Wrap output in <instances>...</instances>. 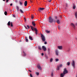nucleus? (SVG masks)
<instances>
[{
	"mask_svg": "<svg viewBox=\"0 0 77 77\" xmlns=\"http://www.w3.org/2000/svg\"><path fill=\"white\" fill-rule=\"evenodd\" d=\"M6 0H3V1H4V2H5V1Z\"/></svg>",
	"mask_w": 77,
	"mask_h": 77,
	"instance_id": "5fc2aeb1",
	"label": "nucleus"
},
{
	"mask_svg": "<svg viewBox=\"0 0 77 77\" xmlns=\"http://www.w3.org/2000/svg\"><path fill=\"white\" fill-rule=\"evenodd\" d=\"M71 26H72V27H73V28H74V29H75V25H74V24L72 23H71Z\"/></svg>",
	"mask_w": 77,
	"mask_h": 77,
	"instance_id": "ddd939ff",
	"label": "nucleus"
},
{
	"mask_svg": "<svg viewBox=\"0 0 77 77\" xmlns=\"http://www.w3.org/2000/svg\"><path fill=\"white\" fill-rule=\"evenodd\" d=\"M24 20H25V21H26V18H24Z\"/></svg>",
	"mask_w": 77,
	"mask_h": 77,
	"instance_id": "09e8293b",
	"label": "nucleus"
},
{
	"mask_svg": "<svg viewBox=\"0 0 77 77\" xmlns=\"http://www.w3.org/2000/svg\"><path fill=\"white\" fill-rule=\"evenodd\" d=\"M31 19H33L34 17L33 16H31Z\"/></svg>",
	"mask_w": 77,
	"mask_h": 77,
	"instance_id": "c9c22d12",
	"label": "nucleus"
},
{
	"mask_svg": "<svg viewBox=\"0 0 77 77\" xmlns=\"http://www.w3.org/2000/svg\"><path fill=\"white\" fill-rule=\"evenodd\" d=\"M48 8H47V7H46V10H47V11H48V9L49 8V7H48Z\"/></svg>",
	"mask_w": 77,
	"mask_h": 77,
	"instance_id": "2f4dec72",
	"label": "nucleus"
},
{
	"mask_svg": "<svg viewBox=\"0 0 77 77\" xmlns=\"http://www.w3.org/2000/svg\"><path fill=\"white\" fill-rule=\"evenodd\" d=\"M76 77H77V75H76Z\"/></svg>",
	"mask_w": 77,
	"mask_h": 77,
	"instance_id": "4d7b16f0",
	"label": "nucleus"
},
{
	"mask_svg": "<svg viewBox=\"0 0 77 77\" xmlns=\"http://www.w3.org/2000/svg\"><path fill=\"white\" fill-rule=\"evenodd\" d=\"M25 39L26 40V42H28V39H27V37H25Z\"/></svg>",
	"mask_w": 77,
	"mask_h": 77,
	"instance_id": "dca6fc26",
	"label": "nucleus"
},
{
	"mask_svg": "<svg viewBox=\"0 0 77 77\" xmlns=\"http://www.w3.org/2000/svg\"><path fill=\"white\" fill-rule=\"evenodd\" d=\"M41 54H42V56H44V53H42Z\"/></svg>",
	"mask_w": 77,
	"mask_h": 77,
	"instance_id": "37998d69",
	"label": "nucleus"
},
{
	"mask_svg": "<svg viewBox=\"0 0 77 77\" xmlns=\"http://www.w3.org/2000/svg\"><path fill=\"white\" fill-rule=\"evenodd\" d=\"M11 27H12V26H13V23H12V22L11 23Z\"/></svg>",
	"mask_w": 77,
	"mask_h": 77,
	"instance_id": "c85d7f7f",
	"label": "nucleus"
},
{
	"mask_svg": "<svg viewBox=\"0 0 77 77\" xmlns=\"http://www.w3.org/2000/svg\"><path fill=\"white\" fill-rule=\"evenodd\" d=\"M57 48L59 50H62L63 47L62 46H57Z\"/></svg>",
	"mask_w": 77,
	"mask_h": 77,
	"instance_id": "6e6552de",
	"label": "nucleus"
},
{
	"mask_svg": "<svg viewBox=\"0 0 77 77\" xmlns=\"http://www.w3.org/2000/svg\"><path fill=\"white\" fill-rule=\"evenodd\" d=\"M29 76L30 77H33V76H32V74H30Z\"/></svg>",
	"mask_w": 77,
	"mask_h": 77,
	"instance_id": "72a5a7b5",
	"label": "nucleus"
},
{
	"mask_svg": "<svg viewBox=\"0 0 77 77\" xmlns=\"http://www.w3.org/2000/svg\"><path fill=\"white\" fill-rule=\"evenodd\" d=\"M16 9H17V11L18 12V11H19V7L16 6Z\"/></svg>",
	"mask_w": 77,
	"mask_h": 77,
	"instance_id": "2eb2a0df",
	"label": "nucleus"
},
{
	"mask_svg": "<svg viewBox=\"0 0 77 77\" xmlns=\"http://www.w3.org/2000/svg\"><path fill=\"white\" fill-rule=\"evenodd\" d=\"M10 5L11 6H12V4H11Z\"/></svg>",
	"mask_w": 77,
	"mask_h": 77,
	"instance_id": "de8ad7c7",
	"label": "nucleus"
},
{
	"mask_svg": "<svg viewBox=\"0 0 77 77\" xmlns=\"http://www.w3.org/2000/svg\"><path fill=\"white\" fill-rule=\"evenodd\" d=\"M73 9H75V8H76V6L74 4L73 5Z\"/></svg>",
	"mask_w": 77,
	"mask_h": 77,
	"instance_id": "4be33fe9",
	"label": "nucleus"
},
{
	"mask_svg": "<svg viewBox=\"0 0 77 77\" xmlns=\"http://www.w3.org/2000/svg\"><path fill=\"white\" fill-rule=\"evenodd\" d=\"M23 54L24 56H26V53H25L24 51L23 52Z\"/></svg>",
	"mask_w": 77,
	"mask_h": 77,
	"instance_id": "b1692460",
	"label": "nucleus"
},
{
	"mask_svg": "<svg viewBox=\"0 0 77 77\" xmlns=\"http://www.w3.org/2000/svg\"><path fill=\"white\" fill-rule=\"evenodd\" d=\"M24 26L25 27V29H27V27H26L25 26Z\"/></svg>",
	"mask_w": 77,
	"mask_h": 77,
	"instance_id": "c03bdc74",
	"label": "nucleus"
},
{
	"mask_svg": "<svg viewBox=\"0 0 77 77\" xmlns=\"http://www.w3.org/2000/svg\"><path fill=\"white\" fill-rule=\"evenodd\" d=\"M5 15H7V11H6L4 13Z\"/></svg>",
	"mask_w": 77,
	"mask_h": 77,
	"instance_id": "bb28decb",
	"label": "nucleus"
},
{
	"mask_svg": "<svg viewBox=\"0 0 77 77\" xmlns=\"http://www.w3.org/2000/svg\"><path fill=\"white\" fill-rule=\"evenodd\" d=\"M42 48L43 50V51H45L46 50H47V49L44 46H42Z\"/></svg>",
	"mask_w": 77,
	"mask_h": 77,
	"instance_id": "423d86ee",
	"label": "nucleus"
},
{
	"mask_svg": "<svg viewBox=\"0 0 77 77\" xmlns=\"http://www.w3.org/2000/svg\"><path fill=\"white\" fill-rule=\"evenodd\" d=\"M48 52H49V51H50V48H48Z\"/></svg>",
	"mask_w": 77,
	"mask_h": 77,
	"instance_id": "ea45409f",
	"label": "nucleus"
},
{
	"mask_svg": "<svg viewBox=\"0 0 77 77\" xmlns=\"http://www.w3.org/2000/svg\"><path fill=\"white\" fill-rule=\"evenodd\" d=\"M41 37L42 38V39L43 42H45V37L43 35L41 34Z\"/></svg>",
	"mask_w": 77,
	"mask_h": 77,
	"instance_id": "20e7f679",
	"label": "nucleus"
},
{
	"mask_svg": "<svg viewBox=\"0 0 77 77\" xmlns=\"http://www.w3.org/2000/svg\"><path fill=\"white\" fill-rule=\"evenodd\" d=\"M55 19H57V17H55Z\"/></svg>",
	"mask_w": 77,
	"mask_h": 77,
	"instance_id": "603ef678",
	"label": "nucleus"
},
{
	"mask_svg": "<svg viewBox=\"0 0 77 77\" xmlns=\"http://www.w3.org/2000/svg\"><path fill=\"white\" fill-rule=\"evenodd\" d=\"M24 4L25 6H27V1H25L24 3Z\"/></svg>",
	"mask_w": 77,
	"mask_h": 77,
	"instance_id": "9b49d317",
	"label": "nucleus"
},
{
	"mask_svg": "<svg viewBox=\"0 0 77 77\" xmlns=\"http://www.w3.org/2000/svg\"><path fill=\"white\" fill-rule=\"evenodd\" d=\"M30 2H31V3H32V1L30 0Z\"/></svg>",
	"mask_w": 77,
	"mask_h": 77,
	"instance_id": "864d4df0",
	"label": "nucleus"
},
{
	"mask_svg": "<svg viewBox=\"0 0 77 77\" xmlns=\"http://www.w3.org/2000/svg\"><path fill=\"white\" fill-rule=\"evenodd\" d=\"M28 71H29V72H32V71L30 70H29Z\"/></svg>",
	"mask_w": 77,
	"mask_h": 77,
	"instance_id": "8fccbe9b",
	"label": "nucleus"
},
{
	"mask_svg": "<svg viewBox=\"0 0 77 77\" xmlns=\"http://www.w3.org/2000/svg\"><path fill=\"white\" fill-rule=\"evenodd\" d=\"M13 17H14V18H15V15H13Z\"/></svg>",
	"mask_w": 77,
	"mask_h": 77,
	"instance_id": "3c124183",
	"label": "nucleus"
},
{
	"mask_svg": "<svg viewBox=\"0 0 77 77\" xmlns=\"http://www.w3.org/2000/svg\"><path fill=\"white\" fill-rule=\"evenodd\" d=\"M19 11L20 13H21V14H24V12H23V10H22L21 9H20L19 10Z\"/></svg>",
	"mask_w": 77,
	"mask_h": 77,
	"instance_id": "f8f14e48",
	"label": "nucleus"
},
{
	"mask_svg": "<svg viewBox=\"0 0 77 77\" xmlns=\"http://www.w3.org/2000/svg\"><path fill=\"white\" fill-rule=\"evenodd\" d=\"M27 27L29 29L30 28V27H29V25H27Z\"/></svg>",
	"mask_w": 77,
	"mask_h": 77,
	"instance_id": "e433bc0d",
	"label": "nucleus"
},
{
	"mask_svg": "<svg viewBox=\"0 0 77 77\" xmlns=\"http://www.w3.org/2000/svg\"><path fill=\"white\" fill-rule=\"evenodd\" d=\"M32 24L33 26L34 27H35V25H36V24H35V22L32 21Z\"/></svg>",
	"mask_w": 77,
	"mask_h": 77,
	"instance_id": "9d476101",
	"label": "nucleus"
},
{
	"mask_svg": "<svg viewBox=\"0 0 77 77\" xmlns=\"http://www.w3.org/2000/svg\"><path fill=\"white\" fill-rule=\"evenodd\" d=\"M52 61H53V59L51 58L50 60V62H52Z\"/></svg>",
	"mask_w": 77,
	"mask_h": 77,
	"instance_id": "473e14b6",
	"label": "nucleus"
},
{
	"mask_svg": "<svg viewBox=\"0 0 77 77\" xmlns=\"http://www.w3.org/2000/svg\"><path fill=\"white\" fill-rule=\"evenodd\" d=\"M39 73H38V72L36 73V75H39Z\"/></svg>",
	"mask_w": 77,
	"mask_h": 77,
	"instance_id": "c756f323",
	"label": "nucleus"
},
{
	"mask_svg": "<svg viewBox=\"0 0 77 77\" xmlns=\"http://www.w3.org/2000/svg\"><path fill=\"white\" fill-rule=\"evenodd\" d=\"M60 67L59 66H58L57 67V70L58 71H59V69H60Z\"/></svg>",
	"mask_w": 77,
	"mask_h": 77,
	"instance_id": "a878e982",
	"label": "nucleus"
},
{
	"mask_svg": "<svg viewBox=\"0 0 77 77\" xmlns=\"http://www.w3.org/2000/svg\"><path fill=\"white\" fill-rule=\"evenodd\" d=\"M38 11H44V10L45 9V8H38Z\"/></svg>",
	"mask_w": 77,
	"mask_h": 77,
	"instance_id": "0eeeda50",
	"label": "nucleus"
},
{
	"mask_svg": "<svg viewBox=\"0 0 77 77\" xmlns=\"http://www.w3.org/2000/svg\"><path fill=\"white\" fill-rule=\"evenodd\" d=\"M72 66H73V68H74V67H75V62H74V60H72Z\"/></svg>",
	"mask_w": 77,
	"mask_h": 77,
	"instance_id": "39448f33",
	"label": "nucleus"
},
{
	"mask_svg": "<svg viewBox=\"0 0 77 77\" xmlns=\"http://www.w3.org/2000/svg\"><path fill=\"white\" fill-rule=\"evenodd\" d=\"M8 2H9V0H6V3H8Z\"/></svg>",
	"mask_w": 77,
	"mask_h": 77,
	"instance_id": "a18cd8bd",
	"label": "nucleus"
},
{
	"mask_svg": "<svg viewBox=\"0 0 77 77\" xmlns=\"http://www.w3.org/2000/svg\"><path fill=\"white\" fill-rule=\"evenodd\" d=\"M19 4L20 5V6H22L23 4V3L19 1Z\"/></svg>",
	"mask_w": 77,
	"mask_h": 77,
	"instance_id": "5701e85b",
	"label": "nucleus"
},
{
	"mask_svg": "<svg viewBox=\"0 0 77 77\" xmlns=\"http://www.w3.org/2000/svg\"><path fill=\"white\" fill-rule=\"evenodd\" d=\"M68 72V70H67V69L66 68L64 69V70L63 71V74H67Z\"/></svg>",
	"mask_w": 77,
	"mask_h": 77,
	"instance_id": "7ed1b4c3",
	"label": "nucleus"
},
{
	"mask_svg": "<svg viewBox=\"0 0 77 77\" xmlns=\"http://www.w3.org/2000/svg\"><path fill=\"white\" fill-rule=\"evenodd\" d=\"M55 60L56 62H57L58 61H59V59H55Z\"/></svg>",
	"mask_w": 77,
	"mask_h": 77,
	"instance_id": "7c9ffc66",
	"label": "nucleus"
},
{
	"mask_svg": "<svg viewBox=\"0 0 77 77\" xmlns=\"http://www.w3.org/2000/svg\"><path fill=\"white\" fill-rule=\"evenodd\" d=\"M30 27H31V29L32 30H33V31H35V33L36 35H37V34H38V32H38V30H37V29H36V28H33V26H30ZM34 29L35 30H34Z\"/></svg>",
	"mask_w": 77,
	"mask_h": 77,
	"instance_id": "f257e3e1",
	"label": "nucleus"
},
{
	"mask_svg": "<svg viewBox=\"0 0 77 77\" xmlns=\"http://www.w3.org/2000/svg\"><path fill=\"white\" fill-rule=\"evenodd\" d=\"M75 17L77 19V12H76L75 14Z\"/></svg>",
	"mask_w": 77,
	"mask_h": 77,
	"instance_id": "aec40b11",
	"label": "nucleus"
},
{
	"mask_svg": "<svg viewBox=\"0 0 77 77\" xmlns=\"http://www.w3.org/2000/svg\"><path fill=\"white\" fill-rule=\"evenodd\" d=\"M37 67L38 69H41V67L39 65H37Z\"/></svg>",
	"mask_w": 77,
	"mask_h": 77,
	"instance_id": "1a4fd4ad",
	"label": "nucleus"
},
{
	"mask_svg": "<svg viewBox=\"0 0 77 77\" xmlns=\"http://www.w3.org/2000/svg\"><path fill=\"white\" fill-rule=\"evenodd\" d=\"M38 49H39V50H41L42 49H41V47L38 46Z\"/></svg>",
	"mask_w": 77,
	"mask_h": 77,
	"instance_id": "393cba45",
	"label": "nucleus"
},
{
	"mask_svg": "<svg viewBox=\"0 0 77 77\" xmlns=\"http://www.w3.org/2000/svg\"><path fill=\"white\" fill-rule=\"evenodd\" d=\"M51 75L52 77H53V72L51 73Z\"/></svg>",
	"mask_w": 77,
	"mask_h": 77,
	"instance_id": "4c0bfd02",
	"label": "nucleus"
},
{
	"mask_svg": "<svg viewBox=\"0 0 77 77\" xmlns=\"http://www.w3.org/2000/svg\"><path fill=\"white\" fill-rule=\"evenodd\" d=\"M29 38L30 40H31V41H33V38H32V37L29 36Z\"/></svg>",
	"mask_w": 77,
	"mask_h": 77,
	"instance_id": "f3484780",
	"label": "nucleus"
},
{
	"mask_svg": "<svg viewBox=\"0 0 77 77\" xmlns=\"http://www.w3.org/2000/svg\"><path fill=\"white\" fill-rule=\"evenodd\" d=\"M58 29L59 30H60V26H58Z\"/></svg>",
	"mask_w": 77,
	"mask_h": 77,
	"instance_id": "a19ab883",
	"label": "nucleus"
},
{
	"mask_svg": "<svg viewBox=\"0 0 77 77\" xmlns=\"http://www.w3.org/2000/svg\"><path fill=\"white\" fill-rule=\"evenodd\" d=\"M10 24L11 23H10V21L8 22V26H10Z\"/></svg>",
	"mask_w": 77,
	"mask_h": 77,
	"instance_id": "cd10ccee",
	"label": "nucleus"
},
{
	"mask_svg": "<svg viewBox=\"0 0 77 77\" xmlns=\"http://www.w3.org/2000/svg\"><path fill=\"white\" fill-rule=\"evenodd\" d=\"M47 44V42H45V43H44V44Z\"/></svg>",
	"mask_w": 77,
	"mask_h": 77,
	"instance_id": "79ce46f5",
	"label": "nucleus"
},
{
	"mask_svg": "<svg viewBox=\"0 0 77 77\" xmlns=\"http://www.w3.org/2000/svg\"><path fill=\"white\" fill-rule=\"evenodd\" d=\"M69 65H70V63H69V62H68V63H67V65H68V66H69Z\"/></svg>",
	"mask_w": 77,
	"mask_h": 77,
	"instance_id": "f704fd0d",
	"label": "nucleus"
},
{
	"mask_svg": "<svg viewBox=\"0 0 77 77\" xmlns=\"http://www.w3.org/2000/svg\"><path fill=\"white\" fill-rule=\"evenodd\" d=\"M59 66H60V67H62V65L60 64Z\"/></svg>",
	"mask_w": 77,
	"mask_h": 77,
	"instance_id": "58836bf2",
	"label": "nucleus"
},
{
	"mask_svg": "<svg viewBox=\"0 0 77 77\" xmlns=\"http://www.w3.org/2000/svg\"><path fill=\"white\" fill-rule=\"evenodd\" d=\"M65 75V74H63V73H61V77H63L64 76V75Z\"/></svg>",
	"mask_w": 77,
	"mask_h": 77,
	"instance_id": "6ab92c4d",
	"label": "nucleus"
},
{
	"mask_svg": "<svg viewBox=\"0 0 77 77\" xmlns=\"http://www.w3.org/2000/svg\"><path fill=\"white\" fill-rule=\"evenodd\" d=\"M55 52H56V55L57 56H58L59 54H58V51H57V50H56L55 51Z\"/></svg>",
	"mask_w": 77,
	"mask_h": 77,
	"instance_id": "4468645a",
	"label": "nucleus"
},
{
	"mask_svg": "<svg viewBox=\"0 0 77 77\" xmlns=\"http://www.w3.org/2000/svg\"><path fill=\"white\" fill-rule=\"evenodd\" d=\"M49 22L50 23H52L53 22V20L52 18V17H49Z\"/></svg>",
	"mask_w": 77,
	"mask_h": 77,
	"instance_id": "f03ea898",
	"label": "nucleus"
},
{
	"mask_svg": "<svg viewBox=\"0 0 77 77\" xmlns=\"http://www.w3.org/2000/svg\"><path fill=\"white\" fill-rule=\"evenodd\" d=\"M29 8H31V7H29Z\"/></svg>",
	"mask_w": 77,
	"mask_h": 77,
	"instance_id": "6e6d98bb",
	"label": "nucleus"
},
{
	"mask_svg": "<svg viewBox=\"0 0 77 77\" xmlns=\"http://www.w3.org/2000/svg\"><path fill=\"white\" fill-rule=\"evenodd\" d=\"M51 0H49L48 1L49 2H51Z\"/></svg>",
	"mask_w": 77,
	"mask_h": 77,
	"instance_id": "49530a36",
	"label": "nucleus"
},
{
	"mask_svg": "<svg viewBox=\"0 0 77 77\" xmlns=\"http://www.w3.org/2000/svg\"><path fill=\"white\" fill-rule=\"evenodd\" d=\"M57 23L58 24H60V21H59V19L57 20Z\"/></svg>",
	"mask_w": 77,
	"mask_h": 77,
	"instance_id": "412c9836",
	"label": "nucleus"
},
{
	"mask_svg": "<svg viewBox=\"0 0 77 77\" xmlns=\"http://www.w3.org/2000/svg\"><path fill=\"white\" fill-rule=\"evenodd\" d=\"M45 32L47 33H49L50 32V31H48V30H45Z\"/></svg>",
	"mask_w": 77,
	"mask_h": 77,
	"instance_id": "a211bd4d",
	"label": "nucleus"
}]
</instances>
